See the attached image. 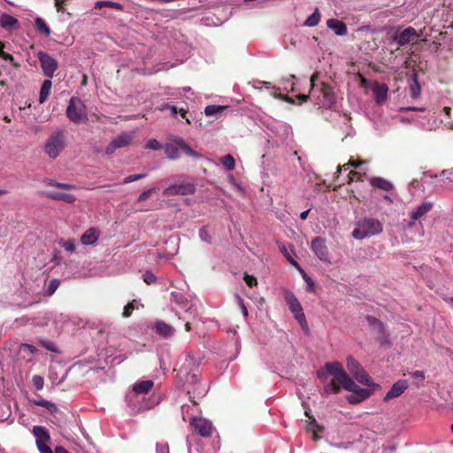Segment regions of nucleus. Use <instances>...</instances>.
Wrapping results in <instances>:
<instances>
[{
	"mask_svg": "<svg viewBox=\"0 0 453 453\" xmlns=\"http://www.w3.org/2000/svg\"><path fill=\"white\" fill-rule=\"evenodd\" d=\"M324 368L328 374L333 376L330 383L324 388L326 394H338L341 388H343L345 390L352 392L351 395L346 397L350 404H357L372 395V390L357 386L344 371L343 365L340 362H327Z\"/></svg>",
	"mask_w": 453,
	"mask_h": 453,
	"instance_id": "1",
	"label": "nucleus"
},
{
	"mask_svg": "<svg viewBox=\"0 0 453 453\" xmlns=\"http://www.w3.org/2000/svg\"><path fill=\"white\" fill-rule=\"evenodd\" d=\"M66 147V132L63 127L56 128L48 137L44 152L51 159H55Z\"/></svg>",
	"mask_w": 453,
	"mask_h": 453,
	"instance_id": "2",
	"label": "nucleus"
},
{
	"mask_svg": "<svg viewBox=\"0 0 453 453\" xmlns=\"http://www.w3.org/2000/svg\"><path fill=\"white\" fill-rule=\"evenodd\" d=\"M382 230L383 226L380 220L373 218H365L357 223L356 227L352 231V236L355 239L362 240L377 235Z\"/></svg>",
	"mask_w": 453,
	"mask_h": 453,
	"instance_id": "3",
	"label": "nucleus"
},
{
	"mask_svg": "<svg viewBox=\"0 0 453 453\" xmlns=\"http://www.w3.org/2000/svg\"><path fill=\"white\" fill-rule=\"evenodd\" d=\"M67 119L76 124L86 123L88 120L87 106L84 102L77 96H72L65 111Z\"/></svg>",
	"mask_w": 453,
	"mask_h": 453,
	"instance_id": "4",
	"label": "nucleus"
},
{
	"mask_svg": "<svg viewBox=\"0 0 453 453\" xmlns=\"http://www.w3.org/2000/svg\"><path fill=\"white\" fill-rule=\"evenodd\" d=\"M284 299L287 303L289 310L294 314L295 319L298 321L300 326L304 328L307 327V321L305 319V315L303 311L302 305L300 302L297 300L293 292L289 290L284 291Z\"/></svg>",
	"mask_w": 453,
	"mask_h": 453,
	"instance_id": "5",
	"label": "nucleus"
},
{
	"mask_svg": "<svg viewBox=\"0 0 453 453\" xmlns=\"http://www.w3.org/2000/svg\"><path fill=\"white\" fill-rule=\"evenodd\" d=\"M196 190V185L190 181L174 183L163 190L165 196L193 195Z\"/></svg>",
	"mask_w": 453,
	"mask_h": 453,
	"instance_id": "6",
	"label": "nucleus"
},
{
	"mask_svg": "<svg viewBox=\"0 0 453 453\" xmlns=\"http://www.w3.org/2000/svg\"><path fill=\"white\" fill-rule=\"evenodd\" d=\"M37 58L40 62L43 74L48 78H52L58 68V60L50 54L42 50L37 53Z\"/></svg>",
	"mask_w": 453,
	"mask_h": 453,
	"instance_id": "7",
	"label": "nucleus"
},
{
	"mask_svg": "<svg viewBox=\"0 0 453 453\" xmlns=\"http://www.w3.org/2000/svg\"><path fill=\"white\" fill-rule=\"evenodd\" d=\"M133 139V135L128 133H121L114 137L105 149V153L111 155L115 152L117 149L128 146Z\"/></svg>",
	"mask_w": 453,
	"mask_h": 453,
	"instance_id": "8",
	"label": "nucleus"
},
{
	"mask_svg": "<svg viewBox=\"0 0 453 453\" xmlns=\"http://www.w3.org/2000/svg\"><path fill=\"white\" fill-rule=\"evenodd\" d=\"M190 425L203 437H211L212 434V423L206 418L194 417L190 420Z\"/></svg>",
	"mask_w": 453,
	"mask_h": 453,
	"instance_id": "9",
	"label": "nucleus"
},
{
	"mask_svg": "<svg viewBox=\"0 0 453 453\" xmlns=\"http://www.w3.org/2000/svg\"><path fill=\"white\" fill-rule=\"evenodd\" d=\"M311 248L319 260L324 262H330L328 249L324 238H314L311 241Z\"/></svg>",
	"mask_w": 453,
	"mask_h": 453,
	"instance_id": "10",
	"label": "nucleus"
},
{
	"mask_svg": "<svg viewBox=\"0 0 453 453\" xmlns=\"http://www.w3.org/2000/svg\"><path fill=\"white\" fill-rule=\"evenodd\" d=\"M319 90L322 96L320 100L322 107L330 109L336 103L335 94L332 87L326 82H322Z\"/></svg>",
	"mask_w": 453,
	"mask_h": 453,
	"instance_id": "11",
	"label": "nucleus"
},
{
	"mask_svg": "<svg viewBox=\"0 0 453 453\" xmlns=\"http://www.w3.org/2000/svg\"><path fill=\"white\" fill-rule=\"evenodd\" d=\"M408 388L409 383L406 380H398L392 385L391 388L385 395L383 401L388 402L400 396Z\"/></svg>",
	"mask_w": 453,
	"mask_h": 453,
	"instance_id": "12",
	"label": "nucleus"
},
{
	"mask_svg": "<svg viewBox=\"0 0 453 453\" xmlns=\"http://www.w3.org/2000/svg\"><path fill=\"white\" fill-rule=\"evenodd\" d=\"M418 37H419V35L417 33L416 29L409 27L403 30L399 35H395V40L400 47H403Z\"/></svg>",
	"mask_w": 453,
	"mask_h": 453,
	"instance_id": "13",
	"label": "nucleus"
},
{
	"mask_svg": "<svg viewBox=\"0 0 453 453\" xmlns=\"http://www.w3.org/2000/svg\"><path fill=\"white\" fill-rule=\"evenodd\" d=\"M170 141L172 144H175V146L178 147V149L182 150L188 156L192 157H200L201 155L194 150L186 142L185 140L177 135H173L170 137Z\"/></svg>",
	"mask_w": 453,
	"mask_h": 453,
	"instance_id": "14",
	"label": "nucleus"
},
{
	"mask_svg": "<svg viewBox=\"0 0 453 453\" xmlns=\"http://www.w3.org/2000/svg\"><path fill=\"white\" fill-rule=\"evenodd\" d=\"M100 231L96 227H90L81 236V242L84 245H91L97 242Z\"/></svg>",
	"mask_w": 453,
	"mask_h": 453,
	"instance_id": "15",
	"label": "nucleus"
},
{
	"mask_svg": "<svg viewBox=\"0 0 453 453\" xmlns=\"http://www.w3.org/2000/svg\"><path fill=\"white\" fill-rule=\"evenodd\" d=\"M388 87L385 83H376L372 88L374 100L377 104H382L388 96Z\"/></svg>",
	"mask_w": 453,
	"mask_h": 453,
	"instance_id": "16",
	"label": "nucleus"
},
{
	"mask_svg": "<svg viewBox=\"0 0 453 453\" xmlns=\"http://www.w3.org/2000/svg\"><path fill=\"white\" fill-rule=\"evenodd\" d=\"M155 329L157 334L165 339L173 336L175 332L172 326L165 323L164 321H157L155 323Z\"/></svg>",
	"mask_w": 453,
	"mask_h": 453,
	"instance_id": "17",
	"label": "nucleus"
},
{
	"mask_svg": "<svg viewBox=\"0 0 453 453\" xmlns=\"http://www.w3.org/2000/svg\"><path fill=\"white\" fill-rule=\"evenodd\" d=\"M157 110L160 111H163L165 110H168L171 111V115L173 117H175L177 115V113H180L181 118L182 119H185L187 123H190L189 119L187 118V113H188V111L183 109V108H177L175 105L173 104H161L160 106L157 107Z\"/></svg>",
	"mask_w": 453,
	"mask_h": 453,
	"instance_id": "18",
	"label": "nucleus"
},
{
	"mask_svg": "<svg viewBox=\"0 0 453 453\" xmlns=\"http://www.w3.org/2000/svg\"><path fill=\"white\" fill-rule=\"evenodd\" d=\"M369 183L372 188L384 191H389L393 188V184L381 177H372L369 179Z\"/></svg>",
	"mask_w": 453,
	"mask_h": 453,
	"instance_id": "19",
	"label": "nucleus"
},
{
	"mask_svg": "<svg viewBox=\"0 0 453 453\" xmlns=\"http://www.w3.org/2000/svg\"><path fill=\"white\" fill-rule=\"evenodd\" d=\"M432 208L433 203L431 202H423L411 212V218L413 220H418L426 215L428 211H430Z\"/></svg>",
	"mask_w": 453,
	"mask_h": 453,
	"instance_id": "20",
	"label": "nucleus"
},
{
	"mask_svg": "<svg viewBox=\"0 0 453 453\" xmlns=\"http://www.w3.org/2000/svg\"><path fill=\"white\" fill-rule=\"evenodd\" d=\"M327 27L334 31L337 35L342 36L347 34V26L342 21L336 19L327 20Z\"/></svg>",
	"mask_w": 453,
	"mask_h": 453,
	"instance_id": "21",
	"label": "nucleus"
},
{
	"mask_svg": "<svg viewBox=\"0 0 453 453\" xmlns=\"http://www.w3.org/2000/svg\"><path fill=\"white\" fill-rule=\"evenodd\" d=\"M45 196L53 200L64 201L68 203H72L76 200L73 195L68 193L46 192Z\"/></svg>",
	"mask_w": 453,
	"mask_h": 453,
	"instance_id": "22",
	"label": "nucleus"
},
{
	"mask_svg": "<svg viewBox=\"0 0 453 453\" xmlns=\"http://www.w3.org/2000/svg\"><path fill=\"white\" fill-rule=\"evenodd\" d=\"M154 383L152 380H142L133 386V390L137 395L147 394L152 388Z\"/></svg>",
	"mask_w": 453,
	"mask_h": 453,
	"instance_id": "23",
	"label": "nucleus"
},
{
	"mask_svg": "<svg viewBox=\"0 0 453 453\" xmlns=\"http://www.w3.org/2000/svg\"><path fill=\"white\" fill-rule=\"evenodd\" d=\"M33 434L36 438V442L50 441V440L49 431L44 426H34Z\"/></svg>",
	"mask_w": 453,
	"mask_h": 453,
	"instance_id": "24",
	"label": "nucleus"
},
{
	"mask_svg": "<svg viewBox=\"0 0 453 453\" xmlns=\"http://www.w3.org/2000/svg\"><path fill=\"white\" fill-rule=\"evenodd\" d=\"M51 86L52 82L50 79L43 81L39 94L40 104H43L48 99L49 95L50 93Z\"/></svg>",
	"mask_w": 453,
	"mask_h": 453,
	"instance_id": "25",
	"label": "nucleus"
},
{
	"mask_svg": "<svg viewBox=\"0 0 453 453\" xmlns=\"http://www.w3.org/2000/svg\"><path fill=\"white\" fill-rule=\"evenodd\" d=\"M18 19L9 14H2L0 17V25L4 29H11L18 24Z\"/></svg>",
	"mask_w": 453,
	"mask_h": 453,
	"instance_id": "26",
	"label": "nucleus"
},
{
	"mask_svg": "<svg viewBox=\"0 0 453 453\" xmlns=\"http://www.w3.org/2000/svg\"><path fill=\"white\" fill-rule=\"evenodd\" d=\"M226 109V106L222 105H208L204 109V114L206 116H214L216 119L221 116L222 112Z\"/></svg>",
	"mask_w": 453,
	"mask_h": 453,
	"instance_id": "27",
	"label": "nucleus"
},
{
	"mask_svg": "<svg viewBox=\"0 0 453 453\" xmlns=\"http://www.w3.org/2000/svg\"><path fill=\"white\" fill-rule=\"evenodd\" d=\"M347 368L353 376L363 369L359 362L350 356L347 357Z\"/></svg>",
	"mask_w": 453,
	"mask_h": 453,
	"instance_id": "28",
	"label": "nucleus"
},
{
	"mask_svg": "<svg viewBox=\"0 0 453 453\" xmlns=\"http://www.w3.org/2000/svg\"><path fill=\"white\" fill-rule=\"evenodd\" d=\"M35 27L37 31L42 34L45 37L50 36L51 31L42 18L38 17L35 19Z\"/></svg>",
	"mask_w": 453,
	"mask_h": 453,
	"instance_id": "29",
	"label": "nucleus"
},
{
	"mask_svg": "<svg viewBox=\"0 0 453 453\" xmlns=\"http://www.w3.org/2000/svg\"><path fill=\"white\" fill-rule=\"evenodd\" d=\"M165 153L166 154L167 157L170 159H177L179 157V149L175 144H172L170 142L165 143Z\"/></svg>",
	"mask_w": 453,
	"mask_h": 453,
	"instance_id": "30",
	"label": "nucleus"
},
{
	"mask_svg": "<svg viewBox=\"0 0 453 453\" xmlns=\"http://www.w3.org/2000/svg\"><path fill=\"white\" fill-rule=\"evenodd\" d=\"M103 7H109L117 11H123V6L116 2L111 1H97L95 4V8L101 9Z\"/></svg>",
	"mask_w": 453,
	"mask_h": 453,
	"instance_id": "31",
	"label": "nucleus"
},
{
	"mask_svg": "<svg viewBox=\"0 0 453 453\" xmlns=\"http://www.w3.org/2000/svg\"><path fill=\"white\" fill-rule=\"evenodd\" d=\"M220 161L222 163V165H224V167L228 170V171H232L234 169L235 167V160L234 158L233 157L232 155L230 154H227V155H225L223 156L221 158H220Z\"/></svg>",
	"mask_w": 453,
	"mask_h": 453,
	"instance_id": "32",
	"label": "nucleus"
},
{
	"mask_svg": "<svg viewBox=\"0 0 453 453\" xmlns=\"http://www.w3.org/2000/svg\"><path fill=\"white\" fill-rule=\"evenodd\" d=\"M356 378V380L363 384V385H367V384H372V378L371 376L364 370V368L358 372L357 373V375L354 376Z\"/></svg>",
	"mask_w": 453,
	"mask_h": 453,
	"instance_id": "33",
	"label": "nucleus"
},
{
	"mask_svg": "<svg viewBox=\"0 0 453 453\" xmlns=\"http://www.w3.org/2000/svg\"><path fill=\"white\" fill-rule=\"evenodd\" d=\"M366 321L370 326L375 327L379 334L383 333V323L373 316H367Z\"/></svg>",
	"mask_w": 453,
	"mask_h": 453,
	"instance_id": "34",
	"label": "nucleus"
},
{
	"mask_svg": "<svg viewBox=\"0 0 453 453\" xmlns=\"http://www.w3.org/2000/svg\"><path fill=\"white\" fill-rule=\"evenodd\" d=\"M319 20L320 13L319 10L316 9L315 12L307 18V19L304 22V25L308 27H315L319 24Z\"/></svg>",
	"mask_w": 453,
	"mask_h": 453,
	"instance_id": "35",
	"label": "nucleus"
},
{
	"mask_svg": "<svg viewBox=\"0 0 453 453\" xmlns=\"http://www.w3.org/2000/svg\"><path fill=\"white\" fill-rule=\"evenodd\" d=\"M409 375L414 379V383L417 387H419L422 385L426 379L425 372L423 371H414L409 372Z\"/></svg>",
	"mask_w": 453,
	"mask_h": 453,
	"instance_id": "36",
	"label": "nucleus"
},
{
	"mask_svg": "<svg viewBox=\"0 0 453 453\" xmlns=\"http://www.w3.org/2000/svg\"><path fill=\"white\" fill-rule=\"evenodd\" d=\"M59 244L62 248H64L66 251L70 253H73L76 250V244L74 240H61Z\"/></svg>",
	"mask_w": 453,
	"mask_h": 453,
	"instance_id": "37",
	"label": "nucleus"
},
{
	"mask_svg": "<svg viewBox=\"0 0 453 453\" xmlns=\"http://www.w3.org/2000/svg\"><path fill=\"white\" fill-rule=\"evenodd\" d=\"M46 182L50 186L56 187V188H61V189H65V190H69V189H74L75 188L74 185H71V184H67V183H61V182L55 181L53 180H48Z\"/></svg>",
	"mask_w": 453,
	"mask_h": 453,
	"instance_id": "38",
	"label": "nucleus"
},
{
	"mask_svg": "<svg viewBox=\"0 0 453 453\" xmlns=\"http://www.w3.org/2000/svg\"><path fill=\"white\" fill-rule=\"evenodd\" d=\"M413 84L411 85V96L416 98L420 94V86L418 82L417 74H413Z\"/></svg>",
	"mask_w": 453,
	"mask_h": 453,
	"instance_id": "39",
	"label": "nucleus"
},
{
	"mask_svg": "<svg viewBox=\"0 0 453 453\" xmlns=\"http://www.w3.org/2000/svg\"><path fill=\"white\" fill-rule=\"evenodd\" d=\"M147 176V173H139V174H131V175H128L127 177H126L123 181H122V184H127V183H130V182H133V181H136V180H142L143 178H145Z\"/></svg>",
	"mask_w": 453,
	"mask_h": 453,
	"instance_id": "40",
	"label": "nucleus"
},
{
	"mask_svg": "<svg viewBox=\"0 0 453 453\" xmlns=\"http://www.w3.org/2000/svg\"><path fill=\"white\" fill-rule=\"evenodd\" d=\"M305 415L311 419V421H310V423L308 424V426H307V431L310 432V433L317 432L316 427L319 426V424L316 421L315 418L312 417V416H310V414H309V412L307 411H305Z\"/></svg>",
	"mask_w": 453,
	"mask_h": 453,
	"instance_id": "41",
	"label": "nucleus"
},
{
	"mask_svg": "<svg viewBox=\"0 0 453 453\" xmlns=\"http://www.w3.org/2000/svg\"><path fill=\"white\" fill-rule=\"evenodd\" d=\"M1 58L3 59H4L5 61H9L13 67H15V68H19V64L15 61V59L12 57V55H11V54L4 51V50H1Z\"/></svg>",
	"mask_w": 453,
	"mask_h": 453,
	"instance_id": "42",
	"label": "nucleus"
},
{
	"mask_svg": "<svg viewBox=\"0 0 453 453\" xmlns=\"http://www.w3.org/2000/svg\"><path fill=\"white\" fill-rule=\"evenodd\" d=\"M363 174L360 172L357 171H350L348 175V183L350 184L354 180H357L358 181H362Z\"/></svg>",
	"mask_w": 453,
	"mask_h": 453,
	"instance_id": "43",
	"label": "nucleus"
},
{
	"mask_svg": "<svg viewBox=\"0 0 453 453\" xmlns=\"http://www.w3.org/2000/svg\"><path fill=\"white\" fill-rule=\"evenodd\" d=\"M134 300L131 303H128L125 307H124V310H123V313H122V316L124 318H128L131 316L133 311L135 309V306H134Z\"/></svg>",
	"mask_w": 453,
	"mask_h": 453,
	"instance_id": "44",
	"label": "nucleus"
},
{
	"mask_svg": "<svg viewBox=\"0 0 453 453\" xmlns=\"http://www.w3.org/2000/svg\"><path fill=\"white\" fill-rule=\"evenodd\" d=\"M33 385L37 390H41L43 388L44 380L40 375H35L33 377Z\"/></svg>",
	"mask_w": 453,
	"mask_h": 453,
	"instance_id": "45",
	"label": "nucleus"
},
{
	"mask_svg": "<svg viewBox=\"0 0 453 453\" xmlns=\"http://www.w3.org/2000/svg\"><path fill=\"white\" fill-rule=\"evenodd\" d=\"M146 148L153 150H158L162 148V145L157 140L151 139L147 142Z\"/></svg>",
	"mask_w": 453,
	"mask_h": 453,
	"instance_id": "46",
	"label": "nucleus"
},
{
	"mask_svg": "<svg viewBox=\"0 0 453 453\" xmlns=\"http://www.w3.org/2000/svg\"><path fill=\"white\" fill-rule=\"evenodd\" d=\"M199 236L203 241H204L206 242H211V237L205 226H203L202 228H200Z\"/></svg>",
	"mask_w": 453,
	"mask_h": 453,
	"instance_id": "47",
	"label": "nucleus"
},
{
	"mask_svg": "<svg viewBox=\"0 0 453 453\" xmlns=\"http://www.w3.org/2000/svg\"><path fill=\"white\" fill-rule=\"evenodd\" d=\"M48 441L36 442L40 453H53L51 449L46 444Z\"/></svg>",
	"mask_w": 453,
	"mask_h": 453,
	"instance_id": "48",
	"label": "nucleus"
},
{
	"mask_svg": "<svg viewBox=\"0 0 453 453\" xmlns=\"http://www.w3.org/2000/svg\"><path fill=\"white\" fill-rule=\"evenodd\" d=\"M155 190H156V188H152L143 191L138 196L137 201L143 202V201L147 200Z\"/></svg>",
	"mask_w": 453,
	"mask_h": 453,
	"instance_id": "49",
	"label": "nucleus"
},
{
	"mask_svg": "<svg viewBox=\"0 0 453 453\" xmlns=\"http://www.w3.org/2000/svg\"><path fill=\"white\" fill-rule=\"evenodd\" d=\"M55 1V6L58 12H65V5L70 1V0H54Z\"/></svg>",
	"mask_w": 453,
	"mask_h": 453,
	"instance_id": "50",
	"label": "nucleus"
},
{
	"mask_svg": "<svg viewBox=\"0 0 453 453\" xmlns=\"http://www.w3.org/2000/svg\"><path fill=\"white\" fill-rule=\"evenodd\" d=\"M194 363V358L191 357L190 354H187L185 356V362L183 365L180 368V372H182L183 370H187L191 365Z\"/></svg>",
	"mask_w": 453,
	"mask_h": 453,
	"instance_id": "51",
	"label": "nucleus"
},
{
	"mask_svg": "<svg viewBox=\"0 0 453 453\" xmlns=\"http://www.w3.org/2000/svg\"><path fill=\"white\" fill-rule=\"evenodd\" d=\"M20 350L27 351L29 354H34L37 351L36 348L31 344L22 343L19 347Z\"/></svg>",
	"mask_w": 453,
	"mask_h": 453,
	"instance_id": "52",
	"label": "nucleus"
},
{
	"mask_svg": "<svg viewBox=\"0 0 453 453\" xmlns=\"http://www.w3.org/2000/svg\"><path fill=\"white\" fill-rule=\"evenodd\" d=\"M143 280L148 285H150V284H152V283H154L156 281V276L152 273H150V272H146L143 274Z\"/></svg>",
	"mask_w": 453,
	"mask_h": 453,
	"instance_id": "53",
	"label": "nucleus"
},
{
	"mask_svg": "<svg viewBox=\"0 0 453 453\" xmlns=\"http://www.w3.org/2000/svg\"><path fill=\"white\" fill-rule=\"evenodd\" d=\"M244 280H245L246 284L250 288H252L257 284V279L252 275L245 274Z\"/></svg>",
	"mask_w": 453,
	"mask_h": 453,
	"instance_id": "54",
	"label": "nucleus"
},
{
	"mask_svg": "<svg viewBox=\"0 0 453 453\" xmlns=\"http://www.w3.org/2000/svg\"><path fill=\"white\" fill-rule=\"evenodd\" d=\"M303 280L308 284V290L309 291H312L313 288H314L313 280L310 277H308L307 275H303Z\"/></svg>",
	"mask_w": 453,
	"mask_h": 453,
	"instance_id": "55",
	"label": "nucleus"
},
{
	"mask_svg": "<svg viewBox=\"0 0 453 453\" xmlns=\"http://www.w3.org/2000/svg\"><path fill=\"white\" fill-rule=\"evenodd\" d=\"M366 386L371 388L370 390H372V393L381 389V386L378 383H374L372 380V384H367Z\"/></svg>",
	"mask_w": 453,
	"mask_h": 453,
	"instance_id": "56",
	"label": "nucleus"
},
{
	"mask_svg": "<svg viewBox=\"0 0 453 453\" xmlns=\"http://www.w3.org/2000/svg\"><path fill=\"white\" fill-rule=\"evenodd\" d=\"M58 285H59V283L57 280L51 281V283L49 287L50 294H52L57 289Z\"/></svg>",
	"mask_w": 453,
	"mask_h": 453,
	"instance_id": "57",
	"label": "nucleus"
},
{
	"mask_svg": "<svg viewBox=\"0 0 453 453\" xmlns=\"http://www.w3.org/2000/svg\"><path fill=\"white\" fill-rule=\"evenodd\" d=\"M363 164L360 160H349V165L354 168H358Z\"/></svg>",
	"mask_w": 453,
	"mask_h": 453,
	"instance_id": "58",
	"label": "nucleus"
},
{
	"mask_svg": "<svg viewBox=\"0 0 453 453\" xmlns=\"http://www.w3.org/2000/svg\"><path fill=\"white\" fill-rule=\"evenodd\" d=\"M239 303L241 304L243 316L247 317L248 316V310H247L246 306L243 303V300L242 298H239Z\"/></svg>",
	"mask_w": 453,
	"mask_h": 453,
	"instance_id": "59",
	"label": "nucleus"
},
{
	"mask_svg": "<svg viewBox=\"0 0 453 453\" xmlns=\"http://www.w3.org/2000/svg\"><path fill=\"white\" fill-rule=\"evenodd\" d=\"M309 96V95L300 94L296 96V98L300 101V104H302L303 102H307Z\"/></svg>",
	"mask_w": 453,
	"mask_h": 453,
	"instance_id": "60",
	"label": "nucleus"
},
{
	"mask_svg": "<svg viewBox=\"0 0 453 453\" xmlns=\"http://www.w3.org/2000/svg\"><path fill=\"white\" fill-rule=\"evenodd\" d=\"M285 257H287V259L294 265H297V263L291 257V256L286 251V250L284 249V250H281Z\"/></svg>",
	"mask_w": 453,
	"mask_h": 453,
	"instance_id": "61",
	"label": "nucleus"
},
{
	"mask_svg": "<svg viewBox=\"0 0 453 453\" xmlns=\"http://www.w3.org/2000/svg\"><path fill=\"white\" fill-rule=\"evenodd\" d=\"M187 380H190L192 383H196L198 380V379L196 374L193 373L191 375H187Z\"/></svg>",
	"mask_w": 453,
	"mask_h": 453,
	"instance_id": "62",
	"label": "nucleus"
},
{
	"mask_svg": "<svg viewBox=\"0 0 453 453\" xmlns=\"http://www.w3.org/2000/svg\"><path fill=\"white\" fill-rule=\"evenodd\" d=\"M317 78H318V73H313L311 75V90H310V92L313 89L314 82H315Z\"/></svg>",
	"mask_w": 453,
	"mask_h": 453,
	"instance_id": "63",
	"label": "nucleus"
},
{
	"mask_svg": "<svg viewBox=\"0 0 453 453\" xmlns=\"http://www.w3.org/2000/svg\"><path fill=\"white\" fill-rule=\"evenodd\" d=\"M55 453H70L62 446H57L55 448Z\"/></svg>",
	"mask_w": 453,
	"mask_h": 453,
	"instance_id": "64",
	"label": "nucleus"
}]
</instances>
